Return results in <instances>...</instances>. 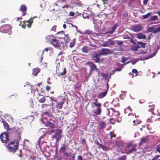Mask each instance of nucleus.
Segmentation results:
<instances>
[{"label": "nucleus", "mask_w": 160, "mask_h": 160, "mask_svg": "<svg viewBox=\"0 0 160 160\" xmlns=\"http://www.w3.org/2000/svg\"><path fill=\"white\" fill-rule=\"evenodd\" d=\"M63 38V37L60 38L59 40L56 39H52L50 42L55 48L61 50H64L67 48V45Z\"/></svg>", "instance_id": "obj_1"}, {"label": "nucleus", "mask_w": 160, "mask_h": 160, "mask_svg": "<svg viewBox=\"0 0 160 160\" xmlns=\"http://www.w3.org/2000/svg\"><path fill=\"white\" fill-rule=\"evenodd\" d=\"M18 143L17 141H12L9 143L7 146V148L10 152L14 153L18 149Z\"/></svg>", "instance_id": "obj_2"}, {"label": "nucleus", "mask_w": 160, "mask_h": 160, "mask_svg": "<svg viewBox=\"0 0 160 160\" xmlns=\"http://www.w3.org/2000/svg\"><path fill=\"white\" fill-rule=\"evenodd\" d=\"M136 150V146L132 143H128L127 145L125 150V153L127 154H130L135 152Z\"/></svg>", "instance_id": "obj_3"}, {"label": "nucleus", "mask_w": 160, "mask_h": 160, "mask_svg": "<svg viewBox=\"0 0 160 160\" xmlns=\"http://www.w3.org/2000/svg\"><path fill=\"white\" fill-rule=\"evenodd\" d=\"M55 134L53 135L54 138H55L56 140V142L59 140L62 137L61 133L62 131L60 129H57L56 130H53L52 132Z\"/></svg>", "instance_id": "obj_4"}, {"label": "nucleus", "mask_w": 160, "mask_h": 160, "mask_svg": "<svg viewBox=\"0 0 160 160\" xmlns=\"http://www.w3.org/2000/svg\"><path fill=\"white\" fill-rule=\"evenodd\" d=\"M99 20L93 19V24L95 25L94 26V28L95 31L99 32L100 31V28L101 24V23L100 22Z\"/></svg>", "instance_id": "obj_5"}, {"label": "nucleus", "mask_w": 160, "mask_h": 160, "mask_svg": "<svg viewBox=\"0 0 160 160\" xmlns=\"http://www.w3.org/2000/svg\"><path fill=\"white\" fill-rule=\"evenodd\" d=\"M0 138L3 143H7L8 141V135L6 133H2L0 136Z\"/></svg>", "instance_id": "obj_6"}, {"label": "nucleus", "mask_w": 160, "mask_h": 160, "mask_svg": "<svg viewBox=\"0 0 160 160\" xmlns=\"http://www.w3.org/2000/svg\"><path fill=\"white\" fill-rule=\"evenodd\" d=\"M41 121L42 123L47 127L52 128L54 127V124L53 123L48 121V119H42Z\"/></svg>", "instance_id": "obj_7"}, {"label": "nucleus", "mask_w": 160, "mask_h": 160, "mask_svg": "<svg viewBox=\"0 0 160 160\" xmlns=\"http://www.w3.org/2000/svg\"><path fill=\"white\" fill-rule=\"evenodd\" d=\"M11 29L10 26L8 25H5L0 28V31L2 33H6L10 31Z\"/></svg>", "instance_id": "obj_8"}, {"label": "nucleus", "mask_w": 160, "mask_h": 160, "mask_svg": "<svg viewBox=\"0 0 160 160\" xmlns=\"http://www.w3.org/2000/svg\"><path fill=\"white\" fill-rule=\"evenodd\" d=\"M114 43L113 41L111 39H108L106 41H104L101 46L103 47H109L111 45H113Z\"/></svg>", "instance_id": "obj_9"}, {"label": "nucleus", "mask_w": 160, "mask_h": 160, "mask_svg": "<svg viewBox=\"0 0 160 160\" xmlns=\"http://www.w3.org/2000/svg\"><path fill=\"white\" fill-rule=\"evenodd\" d=\"M111 53V51L110 50L107 48H103L101 50L99 54L100 55L106 56Z\"/></svg>", "instance_id": "obj_10"}, {"label": "nucleus", "mask_w": 160, "mask_h": 160, "mask_svg": "<svg viewBox=\"0 0 160 160\" xmlns=\"http://www.w3.org/2000/svg\"><path fill=\"white\" fill-rule=\"evenodd\" d=\"M46 132V129L44 128H41L39 130L38 134L40 136V139L42 138L45 136Z\"/></svg>", "instance_id": "obj_11"}, {"label": "nucleus", "mask_w": 160, "mask_h": 160, "mask_svg": "<svg viewBox=\"0 0 160 160\" xmlns=\"http://www.w3.org/2000/svg\"><path fill=\"white\" fill-rule=\"evenodd\" d=\"M133 30L135 32H139L142 30V27L140 25H137L133 27Z\"/></svg>", "instance_id": "obj_12"}, {"label": "nucleus", "mask_w": 160, "mask_h": 160, "mask_svg": "<svg viewBox=\"0 0 160 160\" xmlns=\"http://www.w3.org/2000/svg\"><path fill=\"white\" fill-rule=\"evenodd\" d=\"M51 115V113L49 111L45 112L42 114V119H47L48 117Z\"/></svg>", "instance_id": "obj_13"}, {"label": "nucleus", "mask_w": 160, "mask_h": 160, "mask_svg": "<svg viewBox=\"0 0 160 160\" xmlns=\"http://www.w3.org/2000/svg\"><path fill=\"white\" fill-rule=\"evenodd\" d=\"M19 10L21 11L23 14L22 16H24L26 14V11L27 10V8L26 6L24 5H22L20 8Z\"/></svg>", "instance_id": "obj_14"}, {"label": "nucleus", "mask_w": 160, "mask_h": 160, "mask_svg": "<svg viewBox=\"0 0 160 160\" xmlns=\"http://www.w3.org/2000/svg\"><path fill=\"white\" fill-rule=\"evenodd\" d=\"M91 49L90 47L86 45L84 46L82 49V52L85 53L88 52Z\"/></svg>", "instance_id": "obj_15"}, {"label": "nucleus", "mask_w": 160, "mask_h": 160, "mask_svg": "<svg viewBox=\"0 0 160 160\" xmlns=\"http://www.w3.org/2000/svg\"><path fill=\"white\" fill-rule=\"evenodd\" d=\"M118 27V25L117 24H115L114 26L112 27V29L108 32H106V33H109L110 34H112L115 32V30Z\"/></svg>", "instance_id": "obj_16"}, {"label": "nucleus", "mask_w": 160, "mask_h": 160, "mask_svg": "<svg viewBox=\"0 0 160 160\" xmlns=\"http://www.w3.org/2000/svg\"><path fill=\"white\" fill-rule=\"evenodd\" d=\"M137 38L139 39H146V36L142 33H139L137 34Z\"/></svg>", "instance_id": "obj_17"}, {"label": "nucleus", "mask_w": 160, "mask_h": 160, "mask_svg": "<svg viewBox=\"0 0 160 160\" xmlns=\"http://www.w3.org/2000/svg\"><path fill=\"white\" fill-rule=\"evenodd\" d=\"M40 69L39 68H37L33 70L32 74L33 76H36L38 74L39 72Z\"/></svg>", "instance_id": "obj_18"}, {"label": "nucleus", "mask_w": 160, "mask_h": 160, "mask_svg": "<svg viewBox=\"0 0 160 160\" xmlns=\"http://www.w3.org/2000/svg\"><path fill=\"white\" fill-rule=\"evenodd\" d=\"M38 99L39 102L41 103L43 102L45 100V98L42 95H39L38 97Z\"/></svg>", "instance_id": "obj_19"}, {"label": "nucleus", "mask_w": 160, "mask_h": 160, "mask_svg": "<svg viewBox=\"0 0 160 160\" xmlns=\"http://www.w3.org/2000/svg\"><path fill=\"white\" fill-rule=\"evenodd\" d=\"M107 91L108 90L104 92H101L100 93L98 94V95L99 98H102L104 97L106 95L107 93Z\"/></svg>", "instance_id": "obj_20"}, {"label": "nucleus", "mask_w": 160, "mask_h": 160, "mask_svg": "<svg viewBox=\"0 0 160 160\" xmlns=\"http://www.w3.org/2000/svg\"><path fill=\"white\" fill-rule=\"evenodd\" d=\"M105 123L103 121H101L99 123V127L100 129H102L105 127Z\"/></svg>", "instance_id": "obj_21"}, {"label": "nucleus", "mask_w": 160, "mask_h": 160, "mask_svg": "<svg viewBox=\"0 0 160 160\" xmlns=\"http://www.w3.org/2000/svg\"><path fill=\"white\" fill-rule=\"evenodd\" d=\"M71 2L72 3H74L78 5V6H81V3L80 1L79 0H71Z\"/></svg>", "instance_id": "obj_22"}, {"label": "nucleus", "mask_w": 160, "mask_h": 160, "mask_svg": "<svg viewBox=\"0 0 160 160\" xmlns=\"http://www.w3.org/2000/svg\"><path fill=\"white\" fill-rule=\"evenodd\" d=\"M158 16L157 15L153 16L151 17L150 18L149 20L150 21H154L158 20Z\"/></svg>", "instance_id": "obj_23"}, {"label": "nucleus", "mask_w": 160, "mask_h": 160, "mask_svg": "<svg viewBox=\"0 0 160 160\" xmlns=\"http://www.w3.org/2000/svg\"><path fill=\"white\" fill-rule=\"evenodd\" d=\"M88 65L92 70H94L96 69V66L93 63L89 62L88 63Z\"/></svg>", "instance_id": "obj_24"}, {"label": "nucleus", "mask_w": 160, "mask_h": 160, "mask_svg": "<svg viewBox=\"0 0 160 160\" xmlns=\"http://www.w3.org/2000/svg\"><path fill=\"white\" fill-rule=\"evenodd\" d=\"M23 22L24 23H28L29 24L27 25V26L29 28L31 27V26L33 22V21H30L29 20H25Z\"/></svg>", "instance_id": "obj_25"}, {"label": "nucleus", "mask_w": 160, "mask_h": 160, "mask_svg": "<svg viewBox=\"0 0 160 160\" xmlns=\"http://www.w3.org/2000/svg\"><path fill=\"white\" fill-rule=\"evenodd\" d=\"M101 112V109L100 108H98L97 110H94V113L96 115H99Z\"/></svg>", "instance_id": "obj_26"}, {"label": "nucleus", "mask_w": 160, "mask_h": 160, "mask_svg": "<svg viewBox=\"0 0 160 160\" xmlns=\"http://www.w3.org/2000/svg\"><path fill=\"white\" fill-rule=\"evenodd\" d=\"M148 140L147 138H142L140 142V145H141L146 142V141Z\"/></svg>", "instance_id": "obj_27"}, {"label": "nucleus", "mask_w": 160, "mask_h": 160, "mask_svg": "<svg viewBox=\"0 0 160 160\" xmlns=\"http://www.w3.org/2000/svg\"><path fill=\"white\" fill-rule=\"evenodd\" d=\"M140 48V47L139 46H134L132 47V49L134 51H137L138 48Z\"/></svg>", "instance_id": "obj_28"}, {"label": "nucleus", "mask_w": 160, "mask_h": 160, "mask_svg": "<svg viewBox=\"0 0 160 160\" xmlns=\"http://www.w3.org/2000/svg\"><path fill=\"white\" fill-rule=\"evenodd\" d=\"M151 15V12H149L146 15H143L142 17L144 19H146L149 17Z\"/></svg>", "instance_id": "obj_29"}, {"label": "nucleus", "mask_w": 160, "mask_h": 160, "mask_svg": "<svg viewBox=\"0 0 160 160\" xmlns=\"http://www.w3.org/2000/svg\"><path fill=\"white\" fill-rule=\"evenodd\" d=\"M63 103H57L56 105V107L57 108H58L59 109H61L62 108Z\"/></svg>", "instance_id": "obj_30"}, {"label": "nucleus", "mask_w": 160, "mask_h": 160, "mask_svg": "<svg viewBox=\"0 0 160 160\" xmlns=\"http://www.w3.org/2000/svg\"><path fill=\"white\" fill-rule=\"evenodd\" d=\"M138 44L141 45L142 48H145L146 43H143L142 42H138Z\"/></svg>", "instance_id": "obj_31"}, {"label": "nucleus", "mask_w": 160, "mask_h": 160, "mask_svg": "<svg viewBox=\"0 0 160 160\" xmlns=\"http://www.w3.org/2000/svg\"><path fill=\"white\" fill-rule=\"evenodd\" d=\"M95 106L97 107L98 108H100L101 106V104L100 103H97V102H93Z\"/></svg>", "instance_id": "obj_32"}, {"label": "nucleus", "mask_w": 160, "mask_h": 160, "mask_svg": "<svg viewBox=\"0 0 160 160\" xmlns=\"http://www.w3.org/2000/svg\"><path fill=\"white\" fill-rule=\"evenodd\" d=\"M82 15V17L84 19H86L87 18L88 19H89V15H87V14L86 13H84Z\"/></svg>", "instance_id": "obj_33"}, {"label": "nucleus", "mask_w": 160, "mask_h": 160, "mask_svg": "<svg viewBox=\"0 0 160 160\" xmlns=\"http://www.w3.org/2000/svg\"><path fill=\"white\" fill-rule=\"evenodd\" d=\"M66 68H64L63 69V71L62 72H61L60 73V75L61 76H63L66 74Z\"/></svg>", "instance_id": "obj_34"}, {"label": "nucleus", "mask_w": 160, "mask_h": 160, "mask_svg": "<svg viewBox=\"0 0 160 160\" xmlns=\"http://www.w3.org/2000/svg\"><path fill=\"white\" fill-rule=\"evenodd\" d=\"M92 56L93 58H99L98 55L95 52L92 53Z\"/></svg>", "instance_id": "obj_35"}, {"label": "nucleus", "mask_w": 160, "mask_h": 160, "mask_svg": "<svg viewBox=\"0 0 160 160\" xmlns=\"http://www.w3.org/2000/svg\"><path fill=\"white\" fill-rule=\"evenodd\" d=\"M122 62L123 63L125 62L128 59V58L127 57H122Z\"/></svg>", "instance_id": "obj_36"}, {"label": "nucleus", "mask_w": 160, "mask_h": 160, "mask_svg": "<svg viewBox=\"0 0 160 160\" xmlns=\"http://www.w3.org/2000/svg\"><path fill=\"white\" fill-rule=\"evenodd\" d=\"M66 149V147L65 146H62L61 147L60 149V151L61 152H64Z\"/></svg>", "instance_id": "obj_37"}, {"label": "nucleus", "mask_w": 160, "mask_h": 160, "mask_svg": "<svg viewBox=\"0 0 160 160\" xmlns=\"http://www.w3.org/2000/svg\"><path fill=\"white\" fill-rule=\"evenodd\" d=\"M138 61V59H135L133 60L131 62L132 63V65H134Z\"/></svg>", "instance_id": "obj_38"}, {"label": "nucleus", "mask_w": 160, "mask_h": 160, "mask_svg": "<svg viewBox=\"0 0 160 160\" xmlns=\"http://www.w3.org/2000/svg\"><path fill=\"white\" fill-rule=\"evenodd\" d=\"M75 42L73 41H72L70 42L69 46L71 48L73 47L74 45Z\"/></svg>", "instance_id": "obj_39"}, {"label": "nucleus", "mask_w": 160, "mask_h": 160, "mask_svg": "<svg viewBox=\"0 0 160 160\" xmlns=\"http://www.w3.org/2000/svg\"><path fill=\"white\" fill-rule=\"evenodd\" d=\"M102 75L105 78V79H107L108 77V74L107 73H102Z\"/></svg>", "instance_id": "obj_40"}, {"label": "nucleus", "mask_w": 160, "mask_h": 160, "mask_svg": "<svg viewBox=\"0 0 160 160\" xmlns=\"http://www.w3.org/2000/svg\"><path fill=\"white\" fill-rule=\"evenodd\" d=\"M160 32V27L156 28L153 32L154 33H156Z\"/></svg>", "instance_id": "obj_41"}, {"label": "nucleus", "mask_w": 160, "mask_h": 160, "mask_svg": "<svg viewBox=\"0 0 160 160\" xmlns=\"http://www.w3.org/2000/svg\"><path fill=\"white\" fill-rule=\"evenodd\" d=\"M3 125L5 128L6 130L8 129L9 128V127L7 123H4Z\"/></svg>", "instance_id": "obj_42"}, {"label": "nucleus", "mask_w": 160, "mask_h": 160, "mask_svg": "<svg viewBox=\"0 0 160 160\" xmlns=\"http://www.w3.org/2000/svg\"><path fill=\"white\" fill-rule=\"evenodd\" d=\"M156 150L158 152L160 153V144L158 145L156 148Z\"/></svg>", "instance_id": "obj_43"}, {"label": "nucleus", "mask_w": 160, "mask_h": 160, "mask_svg": "<svg viewBox=\"0 0 160 160\" xmlns=\"http://www.w3.org/2000/svg\"><path fill=\"white\" fill-rule=\"evenodd\" d=\"M126 157L125 156H123L119 159V160H126Z\"/></svg>", "instance_id": "obj_44"}, {"label": "nucleus", "mask_w": 160, "mask_h": 160, "mask_svg": "<svg viewBox=\"0 0 160 160\" xmlns=\"http://www.w3.org/2000/svg\"><path fill=\"white\" fill-rule=\"evenodd\" d=\"M101 148L103 149V150H105V151H107V150H108V148H107V147L105 146H104V145H101Z\"/></svg>", "instance_id": "obj_45"}, {"label": "nucleus", "mask_w": 160, "mask_h": 160, "mask_svg": "<svg viewBox=\"0 0 160 160\" xmlns=\"http://www.w3.org/2000/svg\"><path fill=\"white\" fill-rule=\"evenodd\" d=\"M56 29V26L55 25L53 26L51 29V31H55Z\"/></svg>", "instance_id": "obj_46"}, {"label": "nucleus", "mask_w": 160, "mask_h": 160, "mask_svg": "<svg viewBox=\"0 0 160 160\" xmlns=\"http://www.w3.org/2000/svg\"><path fill=\"white\" fill-rule=\"evenodd\" d=\"M159 157H160V155H156L152 159V160H157Z\"/></svg>", "instance_id": "obj_47"}, {"label": "nucleus", "mask_w": 160, "mask_h": 160, "mask_svg": "<svg viewBox=\"0 0 160 160\" xmlns=\"http://www.w3.org/2000/svg\"><path fill=\"white\" fill-rule=\"evenodd\" d=\"M110 134L111 136V139L113 137H115L116 135L113 134L112 132H110Z\"/></svg>", "instance_id": "obj_48"}, {"label": "nucleus", "mask_w": 160, "mask_h": 160, "mask_svg": "<svg viewBox=\"0 0 160 160\" xmlns=\"http://www.w3.org/2000/svg\"><path fill=\"white\" fill-rule=\"evenodd\" d=\"M74 15V12L71 11L69 12V15L70 16H73Z\"/></svg>", "instance_id": "obj_49"}, {"label": "nucleus", "mask_w": 160, "mask_h": 160, "mask_svg": "<svg viewBox=\"0 0 160 160\" xmlns=\"http://www.w3.org/2000/svg\"><path fill=\"white\" fill-rule=\"evenodd\" d=\"M82 157L81 155H78V160H82Z\"/></svg>", "instance_id": "obj_50"}, {"label": "nucleus", "mask_w": 160, "mask_h": 160, "mask_svg": "<svg viewBox=\"0 0 160 160\" xmlns=\"http://www.w3.org/2000/svg\"><path fill=\"white\" fill-rule=\"evenodd\" d=\"M132 72L133 73H137L138 72V71L136 69H133L132 70Z\"/></svg>", "instance_id": "obj_51"}, {"label": "nucleus", "mask_w": 160, "mask_h": 160, "mask_svg": "<svg viewBox=\"0 0 160 160\" xmlns=\"http://www.w3.org/2000/svg\"><path fill=\"white\" fill-rule=\"evenodd\" d=\"M46 88L47 91H48L50 89L51 87L47 85L46 86Z\"/></svg>", "instance_id": "obj_52"}, {"label": "nucleus", "mask_w": 160, "mask_h": 160, "mask_svg": "<svg viewBox=\"0 0 160 160\" xmlns=\"http://www.w3.org/2000/svg\"><path fill=\"white\" fill-rule=\"evenodd\" d=\"M94 60H95V62H98V63L99 62V58H95V59H94Z\"/></svg>", "instance_id": "obj_53"}, {"label": "nucleus", "mask_w": 160, "mask_h": 160, "mask_svg": "<svg viewBox=\"0 0 160 160\" xmlns=\"http://www.w3.org/2000/svg\"><path fill=\"white\" fill-rule=\"evenodd\" d=\"M122 43H123L121 41H118L117 42V44H118V45H119V46H121L122 44Z\"/></svg>", "instance_id": "obj_54"}, {"label": "nucleus", "mask_w": 160, "mask_h": 160, "mask_svg": "<svg viewBox=\"0 0 160 160\" xmlns=\"http://www.w3.org/2000/svg\"><path fill=\"white\" fill-rule=\"evenodd\" d=\"M17 132H16L18 134H19L21 130L19 128H18L17 130H16Z\"/></svg>", "instance_id": "obj_55"}, {"label": "nucleus", "mask_w": 160, "mask_h": 160, "mask_svg": "<svg viewBox=\"0 0 160 160\" xmlns=\"http://www.w3.org/2000/svg\"><path fill=\"white\" fill-rule=\"evenodd\" d=\"M52 35H51L47 36L46 37V38L48 39H49L51 38V37H52Z\"/></svg>", "instance_id": "obj_56"}, {"label": "nucleus", "mask_w": 160, "mask_h": 160, "mask_svg": "<svg viewBox=\"0 0 160 160\" xmlns=\"http://www.w3.org/2000/svg\"><path fill=\"white\" fill-rule=\"evenodd\" d=\"M86 142L84 139H82V143L83 144H86Z\"/></svg>", "instance_id": "obj_57"}, {"label": "nucleus", "mask_w": 160, "mask_h": 160, "mask_svg": "<svg viewBox=\"0 0 160 160\" xmlns=\"http://www.w3.org/2000/svg\"><path fill=\"white\" fill-rule=\"evenodd\" d=\"M89 45L92 47H94L96 46L95 45L93 44L91 42H89Z\"/></svg>", "instance_id": "obj_58"}, {"label": "nucleus", "mask_w": 160, "mask_h": 160, "mask_svg": "<svg viewBox=\"0 0 160 160\" xmlns=\"http://www.w3.org/2000/svg\"><path fill=\"white\" fill-rule=\"evenodd\" d=\"M148 2V0H144L143 1L144 5H146Z\"/></svg>", "instance_id": "obj_59"}, {"label": "nucleus", "mask_w": 160, "mask_h": 160, "mask_svg": "<svg viewBox=\"0 0 160 160\" xmlns=\"http://www.w3.org/2000/svg\"><path fill=\"white\" fill-rule=\"evenodd\" d=\"M56 158L57 160H61V157L59 156H57Z\"/></svg>", "instance_id": "obj_60"}, {"label": "nucleus", "mask_w": 160, "mask_h": 160, "mask_svg": "<svg viewBox=\"0 0 160 160\" xmlns=\"http://www.w3.org/2000/svg\"><path fill=\"white\" fill-rule=\"evenodd\" d=\"M86 32L88 33V34H91V33L92 32L89 30H86Z\"/></svg>", "instance_id": "obj_61"}, {"label": "nucleus", "mask_w": 160, "mask_h": 160, "mask_svg": "<svg viewBox=\"0 0 160 160\" xmlns=\"http://www.w3.org/2000/svg\"><path fill=\"white\" fill-rule=\"evenodd\" d=\"M123 38L125 39H129L130 38L128 36H127V37H125L124 38Z\"/></svg>", "instance_id": "obj_62"}, {"label": "nucleus", "mask_w": 160, "mask_h": 160, "mask_svg": "<svg viewBox=\"0 0 160 160\" xmlns=\"http://www.w3.org/2000/svg\"><path fill=\"white\" fill-rule=\"evenodd\" d=\"M151 121V119L150 118H148V119H147V122H150Z\"/></svg>", "instance_id": "obj_63"}, {"label": "nucleus", "mask_w": 160, "mask_h": 160, "mask_svg": "<svg viewBox=\"0 0 160 160\" xmlns=\"http://www.w3.org/2000/svg\"><path fill=\"white\" fill-rule=\"evenodd\" d=\"M62 54H63L62 52H60L58 54V56H59L61 55H62Z\"/></svg>", "instance_id": "obj_64"}]
</instances>
